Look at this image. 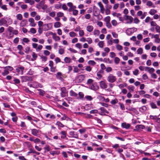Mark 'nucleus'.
Masks as SVG:
<instances>
[{"instance_id": "obj_1", "label": "nucleus", "mask_w": 160, "mask_h": 160, "mask_svg": "<svg viewBox=\"0 0 160 160\" xmlns=\"http://www.w3.org/2000/svg\"><path fill=\"white\" fill-rule=\"evenodd\" d=\"M21 81L22 82L27 81H31L33 80L32 78L31 77L28 76H23L21 77Z\"/></svg>"}, {"instance_id": "obj_2", "label": "nucleus", "mask_w": 160, "mask_h": 160, "mask_svg": "<svg viewBox=\"0 0 160 160\" xmlns=\"http://www.w3.org/2000/svg\"><path fill=\"white\" fill-rule=\"evenodd\" d=\"M116 80V77L115 76H114L112 74H110L107 77V81L113 83Z\"/></svg>"}, {"instance_id": "obj_3", "label": "nucleus", "mask_w": 160, "mask_h": 160, "mask_svg": "<svg viewBox=\"0 0 160 160\" xmlns=\"http://www.w3.org/2000/svg\"><path fill=\"white\" fill-rule=\"evenodd\" d=\"M61 95L62 98H63L66 96L67 94V92L65 87H62L61 88Z\"/></svg>"}, {"instance_id": "obj_4", "label": "nucleus", "mask_w": 160, "mask_h": 160, "mask_svg": "<svg viewBox=\"0 0 160 160\" xmlns=\"http://www.w3.org/2000/svg\"><path fill=\"white\" fill-rule=\"evenodd\" d=\"M7 22L5 18H1L0 20V26L4 25L5 26H8Z\"/></svg>"}, {"instance_id": "obj_5", "label": "nucleus", "mask_w": 160, "mask_h": 160, "mask_svg": "<svg viewBox=\"0 0 160 160\" xmlns=\"http://www.w3.org/2000/svg\"><path fill=\"white\" fill-rule=\"evenodd\" d=\"M100 88L102 89L106 88H107V85L104 81H102L100 82Z\"/></svg>"}, {"instance_id": "obj_6", "label": "nucleus", "mask_w": 160, "mask_h": 160, "mask_svg": "<svg viewBox=\"0 0 160 160\" xmlns=\"http://www.w3.org/2000/svg\"><path fill=\"white\" fill-rule=\"evenodd\" d=\"M121 126L123 128L128 129L130 126V124L129 123H127L126 122H123L122 123Z\"/></svg>"}, {"instance_id": "obj_7", "label": "nucleus", "mask_w": 160, "mask_h": 160, "mask_svg": "<svg viewBox=\"0 0 160 160\" xmlns=\"http://www.w3.org/2000/svg\"><path fill=\"white\" fill-rule=\"evenodd\" d=\"M31 130V133L34 136H38V133L39 130H37L36 129H33Z\"/></svg>"}, {"instance_id": "obj_8", "label": "nucleus", "mask_w": 160, "mask_h": 160, "mask_svg": "<svg viewBox=\"0 0 160 160\" xmlns=\"http://www.w3.org/2000/svg\"><path fill=\"white\" fill-rule=\"evenodd\" d=\"M45 3V1L44 0H42L38 4H37L36 6V7L40 9L42 7V5Z\"/></svg>"}, {"instance_id": "obj_9", "label": "nucleus", "mask_w": 160, "mask_h": 160, "mask_svg": "<svg viewBox=\"0 0 160 160\" xmlns=\"http://www.w3.org/2000/svg\"><path fill=\"white\" fill-rule=\"evenodd\" d=\"M136 129H134V131L136 130H138L140 129H143L145 128V126L143 125H138L135 127Z\"/></svg>"}, {"instance_id": "obj_10", "label": "nucleus", "mask_w": 160, "mask_h": 160, "mask_svg": "<svg viewBox=\"0 0 160 160\" xmlns=\"http://www.w3.org/2000/svg\"><path fill=\"white\" fill-rule=\"evenodd\" d=\"M147 108L146 106H143L139 108V111L142 112H144L147 111Z\"/></svg>"}, {"instance_id": "obj_11", "label": "nucleus", "mask_w": 160, "mask_h": 160, "mask_svg": "<svg viewBox=\"0 0 160 160\" xmlns=\"http://www.w3.org/2000/svg\"><path fill=\"white\" fill-rule=\"evenodd\" d=\"M62 136H61V138L62 139H65L67 137V132H66L65 131H62L60 132Z\"/></svg>"}, {"instance_id": "obj_12", "label": "nucleus", "mask_w": 160, "mask_h": 160, "mask_svg": "<svg viewBox=\"0 0 160 160\" xmlns=\"http://www.w3.org/2000/svg\"><path fill=\"white\" fill-rule=\"evenodd\" d=\"M64 61L66 63H70L71 62V59L70 57H66L64 59Z\"/></svg>"}, {"instance_id": "obj_13", "label": "nucleus", "mask_w": 160, "mask_h": 160, "mask_svg": "<svg viewBox=\"0 0 160 160\" xmlns=\"http://www.w3.org/2000/svg\"><path fill=\"white\" fill-rule=\"evenodd\" d=\"M100 109L102 113H103L105 112L107 114L109 113V112L107 111V110L103 107L100 108Z\"/></svg>"}, {"instance_id": "obj_14", "label": "nucleus", "mask_w": 160, "mask_h": 160, "mask_svg": "<svg viewBox=\"0 0 160 160\" xmlns=\"http://www.w3.org/2000/svg\"><path fill=\"white\" fill-rule=\"evenodd\" d=\"M69 93L70 95L71 96L76 97L78 96V94L72 90L70 91Z\"/></svg>"}, {"instance_id": "obj_15", "label": "nucleus", "mask_w": 160, "mask_h": 160, "mask_svg": "<svg viewBox=\"0 0 160 160\" xmlns=\"http://www.w3.org/2000/svg\"><path fill=\"white\" fill-rule=\"evenodd\" d=\"M93 29V27L92 26L89 25L87 27V30L89 32H91L92 31Z\"/></svg>"}, {"instance_id": "obj_16", "label": "nucleus", "mask_w": 160, "mask_h": 160, "mask_svg": "<svg viewBox=\"0 0 160 160\" xmlns=\"http://www.w3.org/2000/svg\"><path fill=\"white\" fill-rule=\"evenodd\" d=\"M78 78L79 79V80L81 81H83L85 78V76L84 75L81 74L79 75L78 77Z\"/></svg>"}, {"instance_id": "obj_17", "label": "nucleus", "mask_w": 160, "mask_h": 160, "mask_svg": "<svg viewBox=\"0 0 160 160\" xmlns=\"http://www.w3.org/2000/svg\"><path fill=\"white\" fill-rule=\"evenodd\" d=\"M150 105L152 109L158 108V107L155 103L154 102H152L150 103Z\"/></svg>"}, {"instance_id": "obj_18", "label": "nucleus", "mask_w": 160, "mask_h": 160, "mask_svg": "<svg viewBox=\"0 0 160 160\" xmlns=\"http://www.w3.org/2000/svg\"><path fill=\"white\" fill-rule=\"evenodd\" d=\"M37 90L39 92V94L40 95L43 96L44 95L45 92L43 90L40 89H38Z\"/></svg>"}, {"instance_id": "obj_19", "label": "nucleus", "mask_w": 160, "mask_h": 160, "mask_svg": "<svg viewBox=\"0 0 160 160\" xmlns=\"http://www.w3.org/2000/svg\"><path fill=\"white\" fill-rule=\"evenodd\" d=\"M61 24L59 22H55L54 23V26L55 28H58L61 27Z\"/></svg>"}, {"instance_id": "obj_20", "label": "nucleus", "mask_w": 160, "mask_h": 160, "mask_svg": "<svg viewBox=\"0 0 160 160\" xmlns=\"http://www.w3.org/2000/svg\"><path fill=\"white\" fill-rule=\"evenodd\" d=\"M52 38L56 41H59L60 39V38L59 36H57L56 33L54 34V36H52Z\"/></svg>"}, {"instance_id": "obj_21", "label": "nucleus", "mask_w": 160, "mask_h": 160, "mask_svg": "<svg viewBox=\"0 0 160 160\" xmlns=\"http://www.w3.org/2000/svg\"><path fill=\"white\" fill-rule=\"evenodd\" d=\"M156 12L157 11L153 9H151L149 12V14L152 15H154Z\"/></svg>"}, {"instance_id": "obj_22", "label": "nucleus", "mask_w": 160, "mask_h": 160, "mask_svg": "<svg viewBox=\"0 0 160 160\" xmlns=\"http://www.w3.org/2000/svg\"><path fill=\"white\" fill-rule=\"evenodd\" d=\"M118 102V100L117 99L115 98L114 99L112 100L111 101V103L112 105H114Z\"/></svg>"}, {"instance_id": "obj_23", "label": "nucleus", "mask_w": 160, "mask_h": 160, "mask_svg": "<svg viewBox=\"0 0 160 160\" xmlns=\"http://www.w3.org/2000/svg\"><path fill=\"white\" fill-rule=\"evenodd\" d=\"M56 125L62 128H63L64 126V125L60 121H57L56 123Z\"/></svg>"}, {"instance_id": "obj_24", "label": "nucleus", "mask_w": 160, "mask_h": 160, "mask_svg": "<svg viewBox=\"0 0 160 160\" xmlns=\"http://www.w3.org/2000/svg\"><path fill=\"white\" fill-rule=\"evenodd\" d=\"M9 72L6 69H5L3 72H2V75L3 76H6L9 73Z\"/></svg>"}, {"instance_id": "obj_25", "label": "nucleus", "mask_w": 160, "mask_h": 160, "mask_svg": "<svg viewBox=\"0 0 160 160\" xmlns=\"http://www.w3.org/2000/svg\"><path fill=\"white\" fill-rule=\"evenodd\" d=\"M17 19L19 20H21L22 19V16L21 14H18L16 16Z\"/></svg>"}, {"instance_id": "obj_26", "label": "nucleus", "mask_w": 160, "mask_h": 160, "mask_svg": "<svg viewBox=\"0 0 160 160\" xmlns=\"http://www.w3.org/2000/svg\"><path fill=\"white\" fill-rule=\"evenodd\" d=\"M50 71L52 72H55L56 71H57L58 70L56 69L55 67H52L50 68Z\"/></svg>"}, {"instance_id": "obj_27", "label": "nucleus", "mask_w": 160, "mask_h": 160, "mask_svg": "<svg viewBox=\"0 0 160 160\" xmlns=\"http://www.w3.org/2000/svg\"><path fill=\"white\" fill-rule=\"evenodd\" d=\"M150 118L151 119H152L155 122L156 120V118H158V117L156 115L153 116L151 115L149 116Z\"/></svg>"}, {"instance_id": "obj_28", "label": "nucleus", "mask_w": 160, "mask_h": 160, "mask_svg": "<svg viewBox=\"0 0 160 160\" xmlns=\"http://www.w3.org/2000/svg\"><path fill=\"white\" fill-rule=\"evenodd\" d=\"M143 49L141 48H139L137 51L138 53V54H141L143 53Z\"/></svg>"}, {"instance_id": "obj_29", "label": "nucleus", "mask_w": 160, "mask_h": 160, "mask_svg": "<svg viewBox=\"0 0 160 160\" xmlns=\"http://www.w3.org/2000/svg\"><path fill=\"white\" fill-rule=\"evenodd\" d=\"M64 13L61 12H59L57 13V16L58 17H62L63 16Z\"/></svg>"}, {"instance_id": "obj_30", "label": "nucleus", "mask_w": 160, "mask_h": 160, "mask_svg": "<svg viewBox=\"0 0 160 160\" xmlns=\"http://www.w3.org/2000/svg\"><path fill=\"white\" fill-rule=\"evenodd\" d=\"M85 98L87 99L88 100L91 101L92 100L93 98L91 96H86Z\"/></svg>"}, {"instance_id": "obj_31", "label": "nucleus", "mask_w": 160, "mask_h": 160, "mask_svg": "<svg viewBox=\"0 0 160 160\" xmlns=\"http://www.w3.org/2000/svg\"><path fill=\"white\" fill-rule=\"evenodd\" d=\"M69 34L70 36L71 37H75L77 35L76 33L75 32H70L69 33Z\"/></svg>"}, {"instance_id": "obj_32", "label": "nucleus", "mask_w": 160, "mask_h": 160, "mask_svg": "<svg viewBox=\"0 0 160 160\" xmlns=\"http://www.w3.org/2000/svg\"><path fill=\"white\" fill-rule=\"evenodd\" d=\"M88 64H90L92 66L94 65L96 63V62L93 60H89L88 62Z\"/></svg>"}, {"instance_id": "obj_33", "label": "nucleus", "mask_w": 160, "mask_h": 160, "mask_svg": "<svg viewBox=\"0 0 160 160\" xmlns=\"http://www.w3.org/2000/svg\"><path fill=\"white\" fill-rule=\"evenodd\" d=\"M4 68L5 69H6L8 71L9 70L10 71H11L13 69V68L10 66L5 67Z\"/></svg>"}, {"instance_id": "obj_34", "label": "nucleus", "mask_w": 160, "mask_h": 160, "mask_svg": "<svg viewBox=\"0 0 160 160\" xmlns=\"http://www.w3.org/2000/svg\"><path fill=\"white\" fill-rule=\"evenodd\" d=\"M98 45L101 48H102L103 47L104 42L103 41L99 42L98 43Z\"/></svg>"}, {"instance_id": "obj_35", "label": "nucleus", "mask_w": 160, "mask_h": 160, "mask_svg": "<svg viewBox=\"0 0 160 160\" xmlns=\"http://www.w3.org/2000/svg\"><path fill=\"white\" fill-rule=\"evenodd\" d=\"M104 61L106 62H107L108 61L110 63H112L113 62V60H110L109 58H105L104 59Z\"/></svg>"}, {"instance_id": "obj_36", "label": "nucleus", "mask_w": 160, "mask_h": 160, "mask_svg": "<svg viewBox=\"0 0 160 160\" xmlns=\"http://www.w3.org/2000/svg\"><path fill=\"white\" fill-rule=\"evenodd\" d=\"M119 104L120 105L121 109L122 110H124L125 109L124 105L123 103L119 102Z\"/></svg>"}, {"instance_id": "obj_37", "label": "nucleus", "mask_w": 160, "mask_h": 160, "mask_svg": "<svg viewBox=\"0 0 160 160\" xmlns=\"http://www.w3.org/2000/svg\"><path fill=\"white\" fill-rule=\"evenodd\" d=\"M120 59L118 57H115L114 58V62L116 64H118L120 61Z\"/></svg>"}, {"instance_id": "obj_38", "label": "nucleus", "mask_w": 160, "mask_h": 160, "mask_svg": "<svg viewBox=\"0 0 160 160\" xmlns=\"http://www.w3.org/2000/svg\"><path fill=\"white\" fill-rule=\"evenodd\" d=\"M34 151L35 150L34 149L32 148H30L29 151L27 153L28 155H29L30 153H34Z\"/></svg>"}, {"instance_id": "obj_39", "label": "nucleus", "mask_w": 160, "mask_h": 160, "mask_svg": "<svg viewBox=\"0 0 160 160\" xmlns=\"http://www.w3.org/2000/svg\"><path fill=\"white\" fill-rule=\"evenodd\" d=\"M41 58L42 59V61H44V62H45L47 60V58L43 55L41 56Z\"/></svg>"}, {"instance_id": "obj_40", "label": "nucleus", "mask_w": 160, "mask_h": 160, "mask_svg": "<svg viewBox=\"0 0 160 160\" xmlns=\"http://www.w3.org/2000/svg\"><path fill=\"white\" fill-rule=\"evenodd\" d=\"M100 33V31L98 30H94L93 32V34L94 35H98Z\"/></svg>"}, {"instance_id": "obj_41", "label": "nucleus", "mask_w": 160, "mask_h": 160, "mask_svg": "<svg viewBox=\"0 0 160 160\" xmlns=\"http://www.w3.org/2000/svg\"><path fill=\"white\" fill-rule=\"evenodd\" d=\"M30 32L32 34H35L36 32V30L35 28H32L30 30Z\"/></svg>"}, {"instance_id": "obj_42", "label": "nucleus", "mask_w": 160, "mask_h": 160, "mask_svg": "<svg viewBox=\"0 0 160 160\" xmlns=\"http://www.w3.org/2000/svg\"><path fill=\"white\" fill-rule=\"evenodd\" d=\"M75 46L76 47L78 48L79 49H81L82 48V45L79 43H78L76 44Z\"/></svg>"}, {"instance_id": "obj_43", "label": "nucleus", "mask_w": 160, "mask_h": 160, "mask_svg": "<svg viewBox=\"0 0 160 160\" xmlns=\"http://www.w3.org/2000/svg\"><path fill=\"white\" fill-rule=\"evenodd\" d=\"M105 21L106 22H109L110 20V17L109 16L106 17L104 19Z\"/></svg>"}, {"instance_id": "obj_44", "label": "nucleus", "mask_w": 160, "mask_h": 160, "mask_svg": "<svg viewBox=\"0 0 160 160\" xmlns=\"http://www.w3.org/2000/svg\"><path fill=\"white\" fill-rule=\"evenodd\" d=\"M116 48L117 49L119 50H122L123 48L119 44H118L117 45Z\"/></svg>"}, {"instance_id": "obj_45", "label": "nucleus", "mask_w": 160, "mask_h": 160, "mask_svg": "<svg viewBox=\"0 0 160 160\" xmlns=\"http://www.w3.org/2000/svg\"><path fill=\"white\" fill-rule=\"evenodd\" d=\"M86 41L89 44L92 43V38H88L87 40H86Z\"/></svg>"}, {"instance_id": "obj_46", "label": "nucleus", "mask_w": 160, "mask_h": 160, "mask_svg": "<svg viewBox=\"0 0 160 160\" xmlns=\"http://www.w3.org/2000/svg\"><path fill=\"white\" fill-rule=\"evenodd\" d=\"M98 112V110L96 109H93L91 110L90 112V113H97Z\"/></svg>"}, {"instance_id": "obj_47", "label": "nucleus", "mask_w": 160, "mask_h": 160, "mask_svg": "<svg viewBox=\"0 0 160 160\" xmlns=\"http://www.w3.org/2000/svg\"><path fill=\"white\" fill-rule=\"evenodd\" d=\"M64 52V50L62 48L58 50V53L59 54L62 55L63 54Z\"/></svg>"}, {"instance_id": "obj_48", "label": "nucleus", "mask_w": 160, "mask_h": 160, "mask_svg": "<svg viewBox=\"0 0 160 160\" xmlns=\"http://www.w3.org/2000/svg\"><path fill=\"white\" fill-rule=\"evenodd\" d=\"M78 95L81 99H82L84 97V95L83 93L82 92H79L78 93Z\"/></svg>"}, {"instance_id": "obj_49", "label": "nucleus", "mask_w": 160, "mask_h": 160, "mask_svg": "<svg viewBox=\"0 0 160 160\" xmlns=\"http://www.w3.org/2000/svg\"><path fill=\"white\" fill-rule=\"evenodd\" d=\"M128 89L129 90L132 91V92L134 91V86H129L128 87Z\"/></svg>"}, {"instance_id": "obj_50", "label": "nucleus", "mask_w": 160, "mask_h": 160, "mask_svg": "<svg viewBox=\"0 0 160 160\" xmlns=\"http://www.w3.org/2000/svg\"><path fill=\"white\" fill-rule=\"evenodd\" d=\"M44 149L48 152L50 150V146L48 145H46L45 147L44 148Z\"/></svg>"}, {"instance_id": "obj_51", "label": "nucleus", "mask_w": 160, "mask_h": 160, "mask_svg": "<svg viewBox=\"0 0 160 160\" xmlns=\"http://www.w3.org/2000/svg\"><path fill=\"white\" fill-rule=\"evenodd\" d=\"M13 81L14 82V84H18L20 83V80L19 79L15 78L14 80Z\"/></svg>"}, {"instance_id": "obj_52", "label": "nucleus", "mask_w": 160, "mask_h": 160, "mask_svg": "<svg viewBox=\"0 0 160 160\" xmlns=\"http://www.w3.org/2000/svg\"><path fill=\"white\" fill-rule=\"evenodd\" d=\"M30 48L29 47H26L25 49V52L26 53H28L30 50Z\"/></svg>"}, {"instance_id": "obj_53", "label": "nucleus", "mask_w": 160, "mask_h": 160, "mask_svg": "<svg viewBox=\"0 0 160 160\" xmlns=\"http://www.w3.org/2000/svg\"><path fill=\"white\" fill-rule=\"evenodd\" d=\"M111 22L113 26H116L117 24V22L115 20H112Z\"/></svg>"}, {"instance_id": "obj_54", "label": "nucleus", "mask_w": 160, "mask_h": 160, "mask_svg": "<svg viewBox=\"0 0 160 160\" xmlns=\"http://www.w3.org/2000/svg\"><path fill=\"white\" fill-rule=\"evenodd\" d=\"M13 30V28L11 26H9L8 29V31L10 32H12Z\"/></svg>"}, {"instance_id": "obj_55", "label": "nucleus", "mask_w": 160, "mask_h": 160, "mask_svg": "<svg viewBox=\"0 0 160 160\" xmlns=\"http://www.w3.org/2000/svg\"><path fill=\"white\" fill-rule=\"evenodd\" d=\"M139 70L138 69H136L133 72V73L134 75L137 76L138 74Z\"/></svg>"}, {"instance_id": "obj_56", "label": "nucleus", "mask_w": 160, "mask_h": 160, "mask_svg": "<svg viewBox=\"0 0 160 160\" xmlns=\"http://www.w3.org/2000/svg\"><path fill=\"white\" fill-rule=\"evenodd\" d=\"M116 56L115 53L113 52H110V56L112 58H114Z\"/></svg>"}, {"instance_id": "obj_57", "label": "nucleus", "mask_w": 160, "mask_h": 160, "mask_svg": "<svg viewBox=\"0 0 160 160\" xmlns=\"http://www.w3.org/2000/svg\"><path fill=\"white\" fill-rule=\"evenodd\" d=\"M134 23L136 24L140 22V20L137 18H134Z\"/></svg>"}, {"instance_id": "obj_58", "label": "nucleus", "mask_w": 160, "mask_h": 160, "mask_svg": "<svg viewBox=\"0 0 160 160\" xmlns=\"http://www.w3.org/2000/svg\"><path fill=\"white\" fill-rule=\"evenodd\" d=\"M79 34L80 36H82L84 34L83 31V30H80L79 31Z\"/></svg>"}, {"instance_id": "obj_59", "label": "nucleus", "mask_w": 160, "mask_h": 160, "mask_svg": "<svg viewBox=\"0 0 160 160\" xmlns=\"http://www.w3.org/2000/svg\"><path fill=\"white\" fill-rule=\"evenodd\" d=\"M148 71L150 74H152V72H154L155 69L152 68H150Z\"/></svg>"}, {"instance_id": "obj_60", "label": "nucleus", "mask_w": 160, "mask_h": 160, "mask_svg": "<svg viewBox=\"0 0 160 160\" xmlns=\"http://www.w3.org/2000/svg\"><path fill=\"white\" fill-rule=\"evenodd\" d=\"M137 38L138 40H141L142 39V36L141 34H140L138 35Z\"/></svg>"}, {"instance_id": "obj_61", "label": "nucleus", "mask_w": 160, "mask_h": 160, "mask_svg": "<svg viewBox=\"0 0 160 160\" xmlns=\"http://www.w3.org/2000/svg\"><path fill=\"white\" fill-rule=\"evenodd\" d=\"M62 9L64 10H67L68 8L65 4H64L62 5Z\"/></svg>"}, {"instance_id": "obj_62", "label": "nucleus", "mask_w": 160, "mask_h": 160, "mask_svg": "<svg viewBox=\"0 0 160 160\" xmlns=\"http://www.w3.org/2000/svg\"><path fill=\"white\" fill-rule=\"evenodd\" d=\"M93 82V80L91 79H89L87 81V83L88 84H90Z\"/></svg>"}, {"instance_id": "obj_63", "label": "nucleus", "mask_w": 160, "mask_h": 160, "mask_svg": "<svg viewBox=\"0 0 160 160\" xmlns=\"http://www.w3.org/2000/svg\"><path fill=\"white\" fill-rule=\"evenodd\" d=\"M156 31L157 32H160V27L158 25H157L155 28Z\"/></svg>"}, {"instance_id": "obj_64", "label": "nucleus", "mask_w": 160, "mask_h": 160, "mask_svg": "<svg viewBox=\"0 0 160 160\" xmlns=\"http://www.w3.org/2000/svg\"><path fill=\"white\" fill-rule=\"evenodd\" d=\"M155 159L154 158H142V160H155Z\"/></svg>"}]
</instances>
